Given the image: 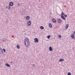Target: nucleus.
Returning <instances> with one entry per match:
<instances>
[{
  "instance_id": "obj_3",
  "label": "nucleus",
  "mask_w": 75,
  "mask_h": 75,
  "mask_svg": "<svg viewBox=\"0 0 75 75\" xmlns=\"http://www.w3.org/2000/svg\"><path fill=\"white\" fill-rule=\"evenodd\" d=\"M34 40V42L35 43H38V38H35Z\"/></svg>"
},
{
  "instance_id": "obj_16",
  "label": "nucleus",
  "mask_w": 75,
  "mask_h": 75,
  "mask_svg": "<svg viewBox=\"0 0 75 75\" xmlns=\"http://www.w3.org/2000/svg\"><path fill=\"white\" fill-rule=\"evenodd\" d=\"M5 65L6 66H7V67H10V64H8V63H6L5 64Z\"/></svg>"
},
{
  "instance_id": "obj_26",
  "label": "nucleus",
  "mask_w": 75,
  "mask_h": 75,
  "mask_svg": "<svg viewBox=\"0 0 75 75\" xmlns=\"http://www.w3.org/2000/svg\"><path fill=\"white\" fill-rule=\"evenodd\" d=\"M64 17H65V18H66V17H67V15H64Z\"/></svg>"
},
{
  "instance_id": "obj_33",
  "label": "nucleus",
  "mask_w": 75,
  "mask_h": 75,
  "mask_svg": "<svg viewBox=\"0 0 75 75\" xmlns=\"http://www.w3.org/2000/svg\"><path fill=\"white\" fill-rule=\"evenodd\" d=\"M3 53V52H2V53Z\"/></svg>"
},
{
  "instance_id": "obj_6",
  "label": "nucleus",
  "mask_w": 75,
  "mask_h": 75,
  "mask_svg": "<svg viewBox=\"0 0 75 75\" xmlns=\"http://www.w3.org/2000/svg\"><path fill=\"white\" fill-rule=\"evenodd\" d=\"M9 5L10 6H13L14 5V3H13V2H9Z\"/></svg>"
},
{
  "instance_id": "obj_20",
  "label": "nucleus",
  "mask_w": 75,
  "mask_h": 75,
  "mask_svg": "<svg viewBox=\"0 0 75 75\" xmlns=\"http://www.w3.org/2000/svg\"><path fill=\"white\" fill-rule=\"evenodd\" d=\"M16 47L17 48H18V49H19V48H20V46L18 45H17Z\"/></svg>"
},
{
  "instance_id": "obj_4",
  "label": "nucleus",
  "mask_w": 75,
  "mask_h": 75,
  "mask_svg": "<svg viewBox=\"0 0 75 75\" xmlns=\"http://www.w3.org/2000/svg\"><path fill=\"white\" fill-rule=\"evenodd\" d=\"M28 25H29V26H30L31 25V22L30 21H28V22L27 23Z\"/></svg>"
},
{
  "instance_id": "obj_23",
  "label": "nucleus",
  "mask_w": 75,
  "mask_h": 75,
  "mask_svg": "<svg viewBox=\"0 0 75 75\" xmlns=\"http://www.w3.org/2000/svg\"><path fill=\"white\" fill-rule=\"evenodd\" d=\"M68 75H71V73L70 72H68Z\"/></svg>"
},
{
  "instance_id": "obj_18",
  "label": "nucleus",
  "mask_w": 75,
  "mask_h": 75,
  "mask_svg": "<svg viewBox=\"0 0 75 75\" xmlns=\"http://www.w3.org/2000/svg\"><path fill=\"white\" fill-rule=\"evenodd\" d=\"M66 26L65 27L66 29H68V27L69 26V25H68V24H66Z\"/></svg>"
},
{
  "instance_id": "obj_14",
  "label": "nucleus",
  "mask_w": 75,
  "mask_h": 75,
  "mask_svg": "<svg viewBox=\"0 0 75 75\" xmlns=\"http://www.w3.org/2000/svg\"><path fill=\"white\" fill-rule=\"evenodd\" d=\"M49 27L50 28H52V26L51 23H50L49 24Z\"/></svg>"
},
{
  "instance_id": "obj_28",
  "label": "nucleus",
  "mask_w": 75,
  "mask_h": 75,
  "mask_svg": "<svg viewBox=\"0 0 75 75\" xmlns=\"http://www.w3.org/2000/svg\"><path fill=\"white\" fill-rule=\"evenodd\" d=\"M73 35H75V32H74V33H73Z\"/></svg>"
},
{
  "instance_id": "obj_29",
  "label": "nucleus",
  "mask_w": 75,
  "mask_h": 75,
  "mask_svg": "<svg viewBox=\"0 0 75 75\" xmlns=\"http://www.w3.org/2000/svg\"><path fill=\"white\" fill-rule=\"evenodd\" d=\"M33 67H35V64H33Z\"/></svg>"
},
{
  "instance_id": "obj_30",
  "label": "nucleus",
  "mask_w": 75,
  "mask_h": 75,
  "mask_svg": "<svg viewBox=\"0 0 75 75\" xmlns=\"http://www.w3.org/2000/svg\"><path fill=\"white\" fill-rule=\"evenodd\" d=\"M13 62H11V64H12V63H13Z\"/></svg>"
},
{
  "instance_id": "obj_11",
  "label": "nucleus",
  "mask_w": 75,
  "mask_h": 75,
  "mask_svg": "<svg viewBox=\"0 0 75 75\" xmlns=\"http://www.w3.org/2000/svg\"><path fill=\"white\" fill-rule=\"evenodd\" d=\"M52 21L53 23H56V22H57V21L55 20V19H52Z\"/></svg>"
},
{
  "instance_id": "obj_17",
  "label": "nucleus",
  "mask_w": 75,
  "mask_h": 75,
  "mask_svg": "<svg viewBox=\"0 0 75 75\" xmlns=\"http://www.w3.org/2000/svg\"><path fill=\"white\" fill-rule=\"evenodd\" d=\"M40 28L41 30H44V27L42 26H40Z\"/></svg>"
},
{
  "instance_id": "obj_13",
  "label": "nucleus",
  "mask_w": 75,
  "mask_h": 75,
  "mask_svg": "<svg viewBox=\"0 0 75 75\" xmlns=\"http://www.w3.org/2000/svg\"><path fill=\"white\" fill-rule=\"evenodd\" d=\"M62 61H64V59H60L59 60V62H62Z\"/></svg>"
},
{
  "instance_id": "obj_12",
  "label": "nucleus",
  "mask_w": 75,
  "mask_h": 75,
  "mask_svg": "<svg viewBox=\"0 0 75 75\" xmlns=\"http://www.w3.org/2000/svg\"><path fill=\"white\" fill-rule=\"evenodd\" d=\"M30 18V17L29 16H27L26 18V19L27 20H29Z\"/></svg>"
},
{
  "instance_id": "obj_25",
  "label": "nucleus",
  "mask_w": 75,
  "mask_h": 75,
  "mask_svg": "<svg viewBox=\"0 0 75 75\" xmlns=\"http://www.w3.org/2000/svg\"><path fill=\"white\" fill-rule=\"evenodd\" d=\"M3 50L4 51V52H6V49H3Z\"/></svg>"
},
{
  "instance_id": "obj_7",
  "label": "nucleus",
  "mask_w": 75,
  "mask_h": 75,
  "mask_svg": "<svg viewBox=\"0 0 75 75\" xmlns=\"http://www.w3.org/2000/svg\"><path fill=\"white\" fill-rule=\"evenodd\" d=\"M24 41L25 42H30V41H29V39L28 38H26L25 39Z\"/></svg>"
},
{
  "instance_id": "obj_32",
  "label": "nucleus",
  "mask_w": 75,
  "mask_h": 75,
  "mask_svg": "<svg viewBox=\"0 0 75 75\" xmlns=\"http://www.w3.org/2000/svg\"><path fill=\"white\" fill-rule=\"evenodd\" d=\"M6 8H8V7L6 6Z\"/></svg>"
},
{
  "instance_id": "obj_5",
  "label": "nucleus",
  "mask_w": 75,
  "mask_h": 75,
  "mask_svg": "<svg viewBox=\"0 0 75 75\" xmlns=\"http://www.w3.org/2000/svg\"><path fill=\"white\" fill-rule=\"evenodd\" d=\"M57 21H58V23H62V19L59 18L58 19Z\"/></svg>"
},
{
  "instance_id": "obj_10",
  "label": "nucleus",
  "mask_w": 75,
  "mask_h": 75,
  "mask_svg": "<svg viewBox=\"0 0 75 75\" xmlns=\"http://www.w3.org/2000/svg\"><path fill=\"white\" fill-rule=\"evenodd\" d=\"M49 50L50 51H52L53 50L52 49V47H49Z\"/></svg>"
},
{
  "instance_id": "obj_9",
  "label": "nucleus",
  "mask_w": 75,
  "mask_h": 75,
  "mask_svg": "<svg viewBox=\"0 0 75 75\" xmlns=\"http://www.w3.org/2000/svg\"><path fill=\"white\" fill-rule=\"evenodd\" d=\"M3 53V50H2V48L0 47V54H1V53Z\"/></svg>"
},
{
  "instance_id": "obj_1",
  "label": "nucleus",
  "mask_w": 75,
  "mask_h": 75,
  "mask_svg": "<svg viewBox=\"0 0 75 75\" xmlns=\"http://www.w3.org/2000/svg\"><path fill=\"white\" fill-rule=\"evenodd\" d=\"M30 45V42H25V45L26 47H28Z\"/></svg>"
},
{
  "instance_id": "obj_27",
  "label": "nucleus",
  "mask_w": 75,
  "mask_h": 75,
  "mask_svg": "<svg viewBox=\"0 0 75 75\" xmlns=\"http://www.w3.org/2000/svg\"><path fill=\"white\" fill-rule=\"evenodd\" d=\"M20 4L19 3H18L17 5L19 6H20Z\"/></svg>"
},
{
  "instance_id": "obj_15",
  "label": "nucleus",
  "mask_w": 75,
  "mask_h": 75,
  "mask_svg": "<svg viewBox=\"0 0 75 75\" xmlns=\"http://www.w3.org/2000/svg\"><path fill=\"white\" fill-rule=\"evenodd\" d=\"M75 36H74V35L72 34L71 35V38L72 39H74Z\"/></svg>"
},
{
  "instance_id": "obj_19",
  "label": "nucleus",
  "mask_w": 75,
  "mask_h": 75,
  "mask_svg": "<svg viewBox=\"0 0 75 75\" xmlns=\"http://www.w3.org/2000/svg\"><path fill=\"white\" fill-rule=\"evenodd\" d=\"M8 10H10V9H11V6H10L8 5Z\"/></svg>"
},
{
  "instance_id": "obj_21",
  "label": "nucleus",
  "mask_w": 75,
  "mask_h": 75,
  "mask_svg": "<svg viewBox=\"0 0 75 75\" xmlns=\"http://www.w3.org/2000/svg\"><path fill=\"white\" fill-rule=\"evenodd\" d=\"M50 37H51V36L50 35H48L47 36V38L48 39H49Z\"/></svg>"
},
{
  "instance_id": "obj_31",
  "label": "nucleus",
  "mask_w": 75,
  "mask_h": 75,
  "mask_svg": "<svg viewBox=\"0 0 75 75\" xmlns=\"http://www.w3.org/2000/svg\"><path fill=\"white\" fill-rule=\"evenodd\" d=\"M3 42H4V40H3Z\"/></svg>"
},
{
  "instance_id": "obj_2",
  "label": "nucleus",
  "mask_w": 75,
  "mask_h": 75,
  "mask_svg": "<svg viewBox=\"0 0 75 75\" xmlns=\"http://www.w3.org/2000/svg\"><path fill=\"white\" fill-rule=\"evenodd\" d=\"M30 45V42H25V45L26 47H28Z\"/></svg>"
},
{
  "instance_id": "obj_24",
  "label": "nucleus",
  "mask_w": 75,
  "mask_h": 75,
  "mask_svg": "<svg viewBox=\"0 0 75 75\" xmlns=\"http://www.w3.org/2000/svg\"><path fill=\"white\" fill-rule=\"evenodd\" d=\"M58 36H59V38H61V35H59Z\"/></svg>"
},
{
  "instance_id": "obj_22",
  "label": "nucleus",
  "mask_w": 75,
  "mask_h": 75,
  "mask_svg": "<svg viewBox=\"0 0 75 75\" xmlns=\"http://www.w3.org/2000/svg\"><path fill=\"white\" fill-rule=\"evenodd\" d=\"M61 16H64V15H65V14H64V12H62L61 13Z\"/></svg>"
},
{
  "instance_id": "obj_8",
  "label": "nucleus",
  "mask_w": 75,
  "mask_h": 75,
  "mask_svg": "<svg viewBox=\"0 0 75 75\" xmlns=\"http://www.w3.org/2000/svg\"><path fill=\"white\" fill-rule=\"evenodd\" d=\"M61 18H62V19L64 20H66V18H65V17H64V16L62 15L61 16Z\"/></svg>"
}]
</instances>
